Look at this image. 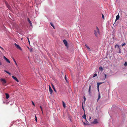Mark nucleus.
<instances>
[{
  "instance_id": "nucleus-1",
  "label": "nucleus",
  "mask_w": 127,
  "mask_h": 127,
  "mask_svg": "<svg viewBox=\"0 0 127 127\" xmlns=\"http://www.w3.org/2000/svg\"><path fill=\"white\" fill-rule=\"evenodd\" d=\"M115 48L116 49V51L118 53H121V49L120 47L117 44H116L115 45Z\"/></svg>"
},
{
  "instance_id": "nucleus-2",
  "label": "nucleus",
  "mask_w": 127,
  "mask_h": 127,
  "mask_svg": "<svg viewBox=\"0 0 127 127\" xmlns=\"http://www.w3.org/2000/svg\"><path fill=\"white\" fill-rule=\"evenodd\" d=\"M94 34L97 37L98 35L100 34V32L98 28L97 27H96V30L94 31Z\"/></svg>"
},
{
  "instance_id": "nucleus-3",
  "label": "nucleus",
  "mask_w": 127,
  "mask_h": 127,
  "mask_svg": "<svg viewBox=\"0 0 127 127\" xmlns=\"http://www.w3.org/2000/svg\"><path fill=\"white\" fill-rule=\"evenodd\" d=\"M14 45L16 46V47L18 49L22 51V49L21 47L18 45H17V44H16V43H14Z\"/></svg>"
},
{
  "instance_id": "nucleus-4",
  "label": "nucleus",
  "mask_w": 127,
  "mask_h": 127,
  "mask_svg": "<svg viewBox=\"0 0 127 127\" xmlns=\"http://www.w3.org/2000/svg\"><path fill=\"white\" fill-rule=\"evenodd\" d=\"M1 81L2 82V83L3 85H4L6 82V80L4 79L1 78L0 79Z\"/></svg>"
},
{
  "instance_id": "nucleus-5",
  "label": "nucleus",
  "mask_w": 127,
  "mask_h": 127,
  "mask_svg": "<svg viewBox=\"0 0 127 127\" xmlns=\"http://www.w3.org/2000/svg\"><path fill=\"white\" fill-rule=\"evenodd\" d=\"M49 90L50 93L51 94H52L53 93V90H52L50 86L49 85Z\"/></svg>"
},
{
  "instance_id": "nucleus-6",
  "label": "nucleus",
  "mask_w": 127,
  "mask_h": 127,
  "mask_svg": "<svg viewBox=\"0 0 127 127\" xmlns=\"http://www.w3.org/2000/svg\"><path fill=\"white\" fill-rule=\"evenodd\" d=\"M98 123L97 120L96 119H94V121L92 122V123L93 124H96Z\"/></svg>"
},
{
  "instance_id": "nucleus-7",
  "label": "nucleus",
  "mask_w": 127,
  "mask_h": 127,
  "mask_svg": "<svg viewBox=\"0 0 127 127\" xmlns=\"http://www.w3.org/2000/svg\"><path fill=\"white\" fill-rule=\"evenodd\" d=\"M3 59L5 60L8 63H10V61L7 59L5 56H3Z\"/></svg>"
},
{
  "instance_id": "nucleus-8",
  "label": "nucleus",
  "mask_w": 127,
  "mask_h": 127,
  "mask_svg": "<svg viewBox=\"0 0 127 127\" xmlns=\"http://www.w3.org/2000/svg\"><path fill=\"white\" fill-rule=\"evenodd\" d=\"M63 42L64 43L65 45L67 46V42L65 40H63Z\"/></svg>"
},
{
  "instance_id": "nucleus-9",
  "label": "nucleus",
  "mask_w": 127,
  "mask_h": 127,
  "mask_svg": "<svg viewBox=\"0 0 127 127\" xmlns=\"http://www.w3.org/2000/svg\"><path fill=\"white\" fill-rule=\"evenodd\" d=\"M12 77L17 82H19L18 80L15 77L12 76Z\"/></svg>"
},
{
  "instance_id": "nucleus-10",
  "label": "nucleus",
  "mask_w": 127,
  "mask_h": 127,
  "mask_svg": "<svg viewBox=\"0 0 127 127\" xmlns=\"http://www.w3.org/2000/svg\"><path fill=\"white\" fill-rule=\"evenodd\" d=\"M91 87L90 86H89V91H88V92L89 93V94L90 95H91Z\"/></svg>"
},
{
  "instance_id": "nucleus-11",
  "label": "nucleus",
  "mask_w": 127,
  "mask_h": 127,
  "mask_svg": "<svg viewBox=\"0 0 127 127\" xmlns=\"http://www.w3.org/2000/svg\"><path fill=\"white\" fill-rule=\"evenodd\" d=\"M5 3L6 4L7 6L8 7V8L9 9H10V8H11V7L10 6L8 3H7L6 2H5Z\"/></svg>"
},
{
  "instance_id": "nucleus-12",
  "label": "nucleus",
  "mask_w": 127,
  "mask_h": 127,
  "mask_svg": "<svg viewBox=\"0 0 127 127\" xmlns=\"http://www.w3.org/2000/svg\"><path fill=\"white\" fill-rule=\"evenodd\" d=\"M5 95H6V98L7 99H8L9 97V94L7 93H5Z\"/></svg>"
},
{
  "instance_id": "nucleus-13",
  "label": "nucleus",
  "mask_w": 127,
  "mask_h": 127,
  "mask_svg": "<svg viewBox=\"0 0 127 127\" xmlns=\"http://www.w3.org/2000/svg\"><path fill=\"white\" fill-rule=\"evenodd\" d=\"M85 46L87 48V49L89 51H90L91 50L90 49L89 47L88 46V45L86 44H85Z\"/></svg>"
},
{
  "instance_id": "nucleus-14",
  "label": "nucleus",
  "mask_w": 127,
  "mask_h": 127,
  "mask_svg": "<svg viewBox=\"0 0 127 127\" xmlns=\"http://www.w3.org/2000/svg\"><path fill=\"white\" fill-rule=\"evenodd\" d=\"M119 17H120V16L119 15V13L116 16V21H117V20H118Z\"/></svg>"
},
{
  "instance_id": "nucleus-15",
  "label": "nucleus",
  "mask_w": 127,
  "mask_h": 127,
  "mask_svg": "<svg viewBox=\"0 0 127 127\" xmlns=\"http://www.w3.org/2000/svg\"><path fill=\"white\" fill-rule=\"evenodd\" d=\"M104 82H99L97 83V87H98V88L99 87V85H100V84H101L103 83Z\"/></svg>"
},
{
  "instance_id": "nucleus-16",
  "label": "nucleus",
  "mask_w": 127,
  "mask_h": 127,
  "mask_svg": "<svg viewBox=\"0 0 127 127\" xmlns=\"http://www.w3.org/2000/svg\"><path fill=\"white\" fill-rule=\"evenodd\" d=\"M28 21L30 23L31 26H32V23H31V22L30 21V20L29 19V18H28Z\"/></svg>"
},
{
  "instance_id": "nucleus-17",
  "label": "nucleus",
  "mask_w": 127,
  "mask_h": 127,
  "mask_svg": "<svg viewBox=\"0 0 127 127\" xmlns=\"http://www.w3.org/2000/svg\"><path fill=\"white\" fill-rule=\"evenodd\" d=\"M82 117H83V118L84 119H85L86 120V115H85V113H84V115L82 116Z\"/></svg>"
},
{
  "instance_id": "nucleus-18",
  "label": "nucleus",
  "mask_w": 127,
  "mask_h": 127,
  "mask_svg": "<svg viewBox=\"0 0 127 127\" xmlns=\"http://www.w3.org/2000/svg\"><path fill=\"white\" fill-rule=\"evenodd\" d=\"M12 59H13L15 63V64L16 65V66H18L17 64L16 63V61H15V59H14L13 58H12Z\"/></svg>"
},
{
  "instance_id": "nucleus-19",
  "label": "nucleus",
  "mask_w": 127,
  "mask_h": 127,
  "mask_svg": "<svg viewBox=\"0 0 127 127\" xmlns=\"http://www.w3.org/2000/svg\"><path fill=\"white\" fill-rule=\"evenodd\" d=\"M52 87L53 88V90H54L55 92H56V90L55 89V88L54 87V85L52 84Z\"/></svg>"
},
{
  "instance_id": "nucleus-20",
  "label": "nucleus",
  "mask_w": 127,
  "mask_h": 127,
  "mask_svg": "<svg viewBox=\"0 0 127 127\" xmlns=\"http://www.w3.org/2000/svg\"><path fill=\"white\" fill-rule=\"evenodd\" d=\"M100 98V94L99 93H98V98L97 99V101H98V100Z\"/></svg>"
},
{
  "instance_id": "nucleus-21",
  "label": "nucleus",
  "mask_w": 127,
  "mask_h": 127,
  "mask_svg": "<svg viewBox=\"0 0 127 127\" xmlns=\"http://www.w3.org/2000/svg\"><path fill=\"white\" fill-rule=\"evenodd\" d=\"M99 69L101 71H102L103 70V69L102 67H99Z\"/></svg>"
},
{
  "instance_id": "nucleus-22",
  "label": "nucleus",
  "mask_w": 127,
  "mask_h": 127,
  "mask_svg": "<svg viewBox=\"0 0 127 127\" xmlns=\"http://www.w3.org/2000/svg\"><path fill=\"white\" fill-rule=\"evenodd\" d=\"M63 107L65 108V104L63 101Z\"/></svg>"
},
{
  "instance_id": "nucleus-23",
  "label": "nucleus",
  "mask_w": 127,
  "mask_h": 127,
  "mask_svg": "<svg viewBox=\"0 0 127 127\" xmlns=\"http://www.w3.org/2000/svg\"><path fill=\"white\" fill-rule=\"evenodd\" d=\"M50 24L53 27V28L55 29V27L53 25L52 23H50Z\"/></svg>"
},
{
  "instance_id": "nucleus-24",
  "label": "nucleus",
  "mask_w": 127,
  "mask_h": 127,
  "mask_svg": "<svg viewBox=\"0 0 127 127\" xmlns=\"http://www.w3.org/2000/svg\"><path fill=\"white\" fill-rule=\"evenodd\" d=\"M4 71L5 72H6L7 73H8V74H9V75H10L11 74L9 73V72L6 71V70H4Z\"/></svg>"
},
{
  "instance_id": "nucleus-25",
  "label": "nucleus",
  "mask_w": 127,
  "mask_h": 127,
  "mask_svg": "<svg viewBox=\"0 0 127 127\" xmlns=\"http://www.w3.org/2000/svg\"><path fill=\"white\" fill-rule=\"evenodd\" d=\"M64 78H65V79L66 81L67 82H68L67 80V78H66V75H65V76Z\"/></svg>"
},
{
  "instance_id": "nucleus-26",
  "label": "nucleus",
  "mask_w": 127,
  "mask_h": 127,
  "mask_svg": "<svg viewBox=\"0 0 127 127\" xmlns=\"http://www.w3.org/2000/svg\"><path fill=\"white\" fill-rule=\"evenodd\" d=\"M97 76V74L96 73H95L93 76V77H94Z\"/></svg>"
},
{
  "instance_id": "nucleus-27",
  "label": "nucleus",
  "mask_w": 127,
  "mask_h": 127,
  "mask_svg": "<svg viewBox=\"0 0 127 127\" xmlns=\"http://www.w3.org/2000/svg\"><path fill=\"white\" fill-rule=\"evenodd\" d=\"M124 65L125 66H127V62H126L124 64Z\"/></svg>"
},
{
  "instance_id": "nucleus-28",
  "label": "nucleus",
  "mask_w": 127,
  "mask_h": 127,
  "mask_svg": "<svg viewBox=\"0 0 127 127\" xmlns=\"http://www.w3.org/2000/svg\"><path fill=\"white\" fill-rule=\"evenodd\" d=\"M84 103H85V102L86 101V98H85V96H84Z\"/></svg>"
},
{
  "instance_id": "nucleus-29",
  "label": "nucleus",
  "mask_w": 127,
  "mask_h": 127,
  "mask_svg": "<svg viewBox=\"0 0 127 127\" xmlns=\"http://www.w3.org/2000/svg\"><path fill=\"white\" fill-rule=\"evenodd\" d=\"M33 48H31L29 49L30 51V52H32V50H33Z\"/></svg>"
},
{
  "instance_id": "nucleus-30",
  "label": "nucleus",
  "mask_w": 127,
  "mask_h": 127,
  "mask_svg": "<svg viewBox=\"0 0 127 127\" xmlns=\"http://www.w3.org/2000/svg\"><path fill=\"white\" fill-rule=\"evenodd\" d=\"M125 45H126V43H125L122 44L121 45V46H125Z\"/></svg>"
},
{
  "instance_id": "nucleus-31",
  "label": "nucleus",
  "mask_w": 127,
  "mask_h": 127,
  "mask_svg": "<svg viewBox=\"0 0 127 127\" xmlns=\"http://www.w3.org/2000/svg\"><path fill=\"white\" fill-rule=\"evenodd\" d=\"M0 48H1L2 49V51H4V50L3 49L2 47H1L0 46Z\"/></svg>"
},
{
  "instance_id": "nucleus-32",
  "label": "nucleus",
  "mask_w": 127,
  "mask_h": 127,
  "mask_svg": "<svg viewBox=\"0 0 127 127\" xmlns=\"http://www.w3.org/2000/svg\"><path fill=\"white\" fill-rule=\"evenodd\" d=\"M27 39L28 40V42L29 43V44H30V40H29V38L28 37H27Z\"/></svg>"
},
{
  "instance_id": "nucleus-33",
  "label": "nucleus",
  "mask_w": 127,
  "mask_h": 127,
  "mask_svg": "<svg viewBox=\"0 0 127 127\" xmlns=\"http://www.w3.org/2000/svg\"><path fill=\"white\" fill-rule=\"evenodd\" d=\"M35 121L36 122H37V117L35 115Z\"/></svg>"
},
{
  "instance_id": "nucleus-34",
  "label": "nucleus",
  "mask_w": 127,
  "mask_h": 127,
  "mask_svg": "<svg viewBox=\"0 0 127 127\" xmlns=\"http://www.w3.org/2000/svg\"><path fill=\"white\" fill-rule=\"evenodd\" d=\"M40 108H41V110L42 112H43V111H42V107H41V106H40Z\"/></svg>"
},
{
  "instance_id": "nucleus-35",
  "label": "nucleus",
  "mask_w": 127,
  "mask_h": 127,
  "mask_svg": "<svg viewBox=\"0 0 127 127\" xmlns=\"http://www.w3.org/2000/svg\"><path fill=\"white\" fill-rule=\"evenodd\" d=\"M102 16L103 19H104V15H103V14H102Z\"/></svg>"
},
{
  "instance_id": "nucleus-36",
  "label": "nucleus",
  "mask_w": 127,
  "mask_h": 127,
  "mask_svg": "<svg viewBox=\"0 0 127 127\" xmlns=\"http://www.w3.org/2000/svg\"><path fill=\"white\" fill-rule=\"evenodd\" d=\"M104 75H105V78H104V79H105V78H106V77L107 75L105 74H104Z\"/></svg>"
},
{
  "instance_id": "nucleus-37",
  "label": "nucleus",
  "mask_w": 127,
  "mask_h": 127,
  "mask_svg": "<svg viewBox=\"0 0 127 127\" xmlns=\"http://www.w3.org/2000/svg\"><path fill=\"white\" fill-rule=\"evenodd\" d=\"M32 104L34 106H35V104L34 103V102H33V101H32Z\"/></svg>"
},
{
  "instance_id": "nucleus-38",
  "label": "nucleus",
  "mask_w": 127,
  "mask_h": 127,
  "mask_svg": "<svg viewBox=\"0 0 127 127\" xmlns=\"http://www.w3.org/2000/svg\"><path fill=\"white\" fill-rule=\"evenodd\" d=\"M82 107H84L83 104V102L82 103Z\"/></svg>"
},
{
  "instance_id": "nucleus-39",
  "label": "nucleus",
  "mask_w": 127,
  "mask_h": 127,
  "mask_svg": "<svg viewBox=\"0 0 127 127\" xmlns=\"http://www.w3.org/2000/svg\"><path fill=\"white\" fill-rule=\"evenodd\" d=\"M97 90H98V91H99V87H97Z\"/></svg>"
},
{
  "instance_id": "nucleus-40",
  "label": "nucleus",
  "mask_w": 127,
  "mask_h": 127,
  "mask_svg": "<svg viewBox=\"0 0 127 127\" xmlns=\"http://www.w3.org/2000/svg\"><path fill=\"white\" fill-rule=\"evenodd\" d=\"M82 109H83V110H84V112H85V110H84V107H82Z\"/></svg>"
},
{
  "instance_id": "nucleus-41",
  "label": "nucleus",
  "mask_w": 127,
  "mask_h": 127,
  "mask_svg": "<svg viewBox=\"0 0 127 127\" xmlns=\"http://www.w3.org/2000/svg\"><path fill=\"white\" fill-rule=\"evenodd\" d=\"M0 65H2V64H1V62H0Z\"/></svg>"
},
{
  "instance_id": "nucleus-42",
  "label": "nucleus",
  "mask_w": 127,
  "mask_h": 127,
  "mask_svg": "<svg viewBox=\"0 0 127 127\" xmlns=\"http://www.w3.org/2000/svg\"><path fill=\"white\" fill-rule=\"evenodd\" d=\"M90 119H91V117L90 116Z\"/></svg>"
},
{
  "instance_id": "nucleus-43",
  "label": "nucleus",
  "mask_w": 127,
  "mask_h": 127,
  "mask_svg": "<svg viewBox=\"0 0 127 127\" xmlns=\"http://www.w3.org/2000/svg\"><path fill=\"white\" fill-rule=\"evenodd\" d=\"M21 39V40H22V38Z\"/></svg>"
}]
</instances>
